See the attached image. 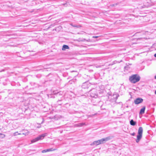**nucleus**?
<instances>
[{"label": "nucleus", "instance_id": "nucleus-1", "mask_svg": "<svg viewBox=\"0 0 156 156\" xmlns=\"http://www.w3.org/2000/svg\"><path fill=\"white\" fill-rule=\"evenodd\" d=\"M140 79V77L137 74H133L129 78V81L132 83H135L139 82Z\"/></svg>", "mask_w": 156, "mask_h": 156}, {"label": "nucleus", "instance_id": "nucleus-2", "mask_svg": "<svg viewBox=\"0 0 156 156\" xmlns=\"http://www.w3.org/2000/svg\"><path fill=\"white\" fill-rule=\"evenodd\" d=\"M143 132V129L142 127H139L138 132V135L137 136V139L136 140V143H138L142 137Z\"/></svg>", "mask_w": 156, "mask_h": 156}, {"label": "nucleus", "instance_id": "nucleus-3", "mask_svg": "<svg viewBox=\"0 0 156 156\" xmlns=\"http://www.w3.org/2000/svg\"><path fill=\"white\" fill-rule=\"evenodd\" d=\"M89 93L91 97L96 98L98 97V92L96 89L94 88L90 90Z\"/></svg>", "mask_w": 156, "mask_h": 156}, {"label": "nucleus", "instance_id": "nucleus-4", "mask_svg": "<svg viewBox=\"0 0 156 156\" xmlns=\"http://www.w3.org/2000/svg\"><path fill=\"white\" fill-rule=\"evenodd\" d=\"M112 136H109L105 138H102L99 140L100 142L101 143V144L105 143V142L111 139L112 138Z\"/></svg>", "mask_w": 156, "mask_h": 156}, {"label": "nucleus", "instance_id": "nucleus-5", "mask_svg": "<svg viewBox=\"0 0 156 156\" xmlns=\"http://www.w3.org/2000/svg\"><path fill=\"white\" fill-rule=\"evenodd\" d=\"M143 100L141 98H138L135 99L134 101V103L136 105H137L143 102Z\"/></svg>", "mask_w": 156, "mask_h": 156}, {"label": "nucleus", "instance_id": "nucleus-6", "mask_svg": "<svg viewBox=\"0 0 156 156\" xmlns=\"http://www.w3.org/2000/svg\"><path fill=\"white\" fill-rule=\"evenodd\" d=\"M100 144H101V143L100 142L99 140H98L94 141L92 144H90V145H98Z\"/></svg>", "mask_w": 156, "mask_h": 156}, {"label": "nucleus", "instance_id": "nucleus-7", "mask_svg": "<svg viewBox=\"0 0 156 156\" xmlns=\"http://www.w3.org/2000/svg\"><path fill=\"white\" fill-rule=\"evenodd\" d=\"M47 135V133H44L42 134L41 135H39L38 136V138L39 140H42L43 139L44 137L46 136Z\"/></svg>", "mask_w": 156, "mask_h": 156}, {"label": "nucleus", "instance_id": "nucleus-8", "mask_svg": "<svg viewBox=\"0 0 156 156\" xmlns=\"http://www.w3.org/2000/svg\"><path fill=\"white\" fill-rule=\"evenodd\" d=\"M23 131H24V132L22 134L24 135L25 136H27L28 135V132L27 130L23 129L22 131H20V132H22Z\"/></svg>", "mask_w": 156, "mask_h": 156}, {"label": "nucleus", "instance_id": "nucleus-9", "mask_svg": "<svg viewBox=\"0 0 156 156\" xmlns=\"http://www.w3.org/2000/svg\"><path fill=\"white\" fill-rule=\"evenodd\" d=\"M85 123H79L77 124H75V127H81L82 126H83L85 125Z\"/></svg>", "mask_w": 156, "mask_h": 156}, {"label": "nucleus", "instance_id": "nucleus-10", "mask_svg": "<svg viewBox=\"0 0 156 156\" xmlns=\"http://www.w3.org/2000/svg\"><path fill=\"white\" fill-rule=\"evenodd\" d=\"M69 47L68 46L66 45H64L62 48V50H65L66 49H69Z\"/></svg>", "mask_w": 156, "mask_h": 156}, {"label": "nucleus", "instance_id": "nucleus-11", "mask_svg": "<svg viewBox=\"0 0 156 156\" xmlns=\"http://www.w3.org/2000/svg\"><path fill=\"white\" fill-rule=\"evenodd\" d=\"M145 107H144L142 108H141L140 110V114H143L144 113L145 110Z\"/></svg>", "mask_w": 156, "mask_h": 156}, {"label": "nucleus", "instance_id": "nucleus-12", "mask_svg": "<svg viewBox=\"0 0 156 156\" xmlns=\"http://www.w3.org/2000/svg\"><path fill=\"white\" fill-rule=\"evenodd\" d=\"M130 124L132 126H135L136 123V122L133 121V119H131L130 122Z\"/></svg>", "mask_w": 156, "mask_h": 156}, {"label": "nucleus", "instance_id": "nucleus-13", "mask_svg": "<svg viewBox=\"0 0 156 156\" xmlns=\"http://www.w3.org/2000/svg\"><path fill=\"white\" fill-rule=\"evenodd\" d=\"M39 140L38 137H37L36 138L31 140V143H34L35 142Z\"/></svg>", "mask_w": 156, "mask_h": 156}, {"label": "nucleus", "instance_id": "nucleus-14", "mask_svg": "<svg viewBox=\"0 0 156 156\" xmlns=\"http://www.w3.org/2000/svg\"><path fill=\"white\" fill-rule=\"evenodd\" d=\"M39 140L38 137H37L36 138L31 140V143H34L35 142Z\"/></svg>", "mask_w": 156, "mask_h": 156}, {"label": "nucleus", "instance_id": "nucleus-15", "mask_svg": "<svg viewBox=\"0 0 156 156\" xmlns=\"http://www.w3.org/2000/svg\"><path fill=\"white\" fill-rule=\"evenodd\" d=\"M71 25V26H73V27H81V26H80V25H73V24H70Z\"/></svg>", "mask_w": 156, "mask_h": 156}, {"label": "nucleus", "instance_id": "nucleus-16", "mask_svg": "<svg viewBox=\"0 0 156 156\" xmlns=\"http://www.w3.org/2000/svg\"><path fill=\"white\" fill-rule=\"evenodd\" d=\"M21 133H19L18 132H16L13 133V135L14 136L17 135H21Z\"/></svg>", "mask_w": 156, "mask_h": 156}, {"label": "nucleus", "instance_id": "nucleus-17", "mask_svg": "<svg viewBox=\"0 0 156 156\" xmlns=\"http://www.w3.org/2000/svg\"><path fill=\"white\" fill-rule=\"evenodd\" d=\"M87 85V83H83V84L82 85V87L83 88H85L86 87H85L86 85Z\"/></svg>", "mask_w": 156, "mask_h": 156}, {"label": "nucleus", "instance_id": "nucleus-18", "mask_svg": "<svg viewBox=\"0 0 156 156\" xmlns=\"http://www.w3.org/2000/svg\"><path fill=\"white\" fill-rule=\"evenodd\" d=\"M48 152V149H46V150H44L42 151V153H45V152Z\"/></svg>", "mask_w": 156, "mask_h": 156}, {"label": "nucleus", "instance_id": "nucleus-19", "mask_svg": "<svg viewBox=\"0 0 156 156\" xmlns=\"http://www.w3.org/2000/svg\"><path fill=\"white\" fill-rule=\"evenodd\" d=\"M48 151H51L55 150V149H53V148H50L48 149Z\"/></svg>", "mask_w": 156, "mask_h": 156}, {"label": "nucleus", "instance_id": "nucleus-20", "mask_svg": "<svg viewBox=\"0 0 156 156\" xmlns=\"http://www.w3.org/2000/svg\"><path fill=\"white\" fill-rule=\"evenodd\" d=\"M131 135L133 136H134L135 135V133L134 132L131 134Z\"/></svg>", "mask_w": 156, "mask_h": 156}, {"label": "nucleus", "instance_id": "nucleus-21", "mask_svg": "<svg viewBox=\"0 0 156 156\" xmlns=\"http://www.w3.org/2000/svg\"><path fill=\"white\" fill-rule=\"evenodd\" d=\"M98 37L97 36H94L93 37L94 38H98Z\"/></svg>", "mask_w": 156, "mask_h": 156}, {"label": "nucleus", "instance_id": "nucleus-22", "mask_svg": "<svg viewBox=\"0 0 156 156\" xmlns=\"http://www.w3.org/2000/svg\"><path fill=\"white\" fill-rule=\"evenodd\" d=\"M1 134L3 135V138L5 137V134Z\"/></svg>", "mask_w": 156, "mask_h": 156}, {"label": "nucleus", "instance_id": "nucleus-23", "mask_svg": "<svg viewBox=\"0 0 156 156\" xmlns=\"http://www.w3.org/2000/svg\"><path fill=\"white\" fill-rule=\"evenodd\" d=\"M85 39H83L82 40H80V41H85Z\"/></svg>", "mask_w": 156, "mask_h": 156}, {"label": "nucleus", "instance_id": "nucleus-24", "mask_svg": "<svg viewBox=\"0 0 156 156\" xmlns=\"http://www.w3.org/2000/svg\"><path fill=\"white\" fill-rule=\"evenodd\" d=\"M154 56L155 57H156V53L154 55Z\"/></svg>", "mask_w": 156, "mask_h": 156}, {"label": "nucleus", "instance_id": "nucleus-25", "mask_svg": "<svg viewBox=\"0 0 156 156\" xmlns=\"http://www.w3.org/2000/svg\"><path fill=\"white\" fill-rule=\"evenodd\" d=\"M154 78L156 79V75L154 76Z\"/></svg>", "mask_w": 156, "mask_h": 156}, {"label": "nucleus", "instance_id": "nucleus-26", "mask_svg": "<svg viewBox=\"0 0 156 156\" xmlns=\"http://www.w3.org/2000/svg\"><path fill=\"white\" fill-rule=\"evenodd\" d=\"M155 94H156V90H155Z\"/></svg>", "mask_w": 156, "mask_h": 156}, {"label": "nucleus", "instance_id": "nucleus-27", "mask_svg": "<svg viewBox=\"0 0 156 156\" xmlns=\"http://www.w3.org/2000/svg\"><path fill=\"white\" fill-rule=\"evenodd\" d=\"M126 68H128V67H125V68H125V69H126Z\"/></svg>", "mask_w": 156, "mask_h": 156}, {"label": "nucleus", "instance_id": "nucleus-28", "mask_svg": "<svg viewBox=\"0 0 156 156\" xmlns=\"http://www.w3.org/2000/svg\"><path fill=\"white\" fill-rule=\"evenodd\" d=\"M112 6H114V4L112 5Z\"/></svg>", "mask_w": 156, "mask_h": 156}]
</instances>
